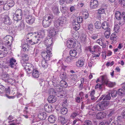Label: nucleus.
I'll list each match as a JSON object with an SVG mask.
<instances>
[{"instance_id": "6", "label": "nucleus", "mask_w": 125, "mask_h": 125, "mask_svg": "<svg viewBox=\"0 0 125 125\" xmlns=\"http://www.w3.org/2000/svg\"><path fill=\"white\" fill-rule=\"evenodd\" d=\"M66 22V20L65 18H60L54 21V26L56 28H58L60 25L62 26L65 24Z\"/></svg>"}, {"instance_id": "14", "label": "nucleus", "mask_w": 125, "mask_h": 125, "mask_svg": "<svg viewBox=\"0 0 125 125\" xmlns=\"http://www.w3.org/2000/svg\"><path fill=\"white\" fill-rule=\"evenodd\" d=\"M16 61V60L13 58H12L10 59L9 62L10 63L9 66H10L11 68H15L16 67V65L15 64H17L16 63H15Z\"/></svg>"}, {"instance_id": "37", "label": "nucleus", "mask_w": 125, "mask_h": 125, "mask_svg": "<svg viewBox=\"0 0 125 125\" xmlns=\"http://www.w3.org/2000/svg\"><path fill=\"white\" fill-rule=\"evenodd\" d=\"M111 94L112 97H115L117 96V92L116 90L112 91L111 92Z\"/></svg>"}, {"instance_id": "57", "label": "nucleus", "mask_w": 125, "mask_h": 125, "mask_svg": "<svg viewBox=\"0 0 125 125\" xmlns=\"http://www.w3.org/2000/svg\"><path fill=\"white\" fill-rule=\"evenodd\" d=\"M14 1L12 0H10L9 1V3L8 4L9 6H10V8L11 7L13 6H14Z\"/></svg>"}, {"instance_id": "24", "label": "nucleus", "mask_w": 125, "mask_h": 125, "mask_svg": "<svg viewBox=\"0 0 125 125\" xmlns=\"http://www.w3.org/2000/svg\"><path fill=\"white\" fill-rule=\"evenodd\" d=\"M25 41L26 42L25 44H24L23 43H21V47L22 48V50L26 52L28 51L29 47L27 44V43H26L27 42L26 40Z\"/></svg>"}, {"instance_id": "34", "label": "nucleus", "mask_w": 125, "mask_h": 125, "mask_svg": "<svg viewBox=\"0 0 125 125\" xmlns=\"http://www.w3.org/2000/svg\"><path fill=\"white\" fill-rule=\"evenodd\" d=\"M95 26L97 29H100L102 27V24L100 21H97L94 24Z\"/></svg>"}, {"instance_id": "41", "label": "nucleus", "mask_w": 125, "mask_h": 125, "mask_svg": "<svg viewBox=\"0 0 125 125\" xmlns=\"http://www.w3.org/2000/svg\"><path fill=\"white\" fill-rule=\"evenodd\" d=\"M52 11L55 14H57L59 13L58 8L56 7H54L53 8Z\"/></svg>"}, {"instance_id": "36", "label": "nucleus", "mask_w": 125, "mask_h": 125, "mask_svg": "<svg viewBox=\"0 0 125 125\" xmlns=\"http://www.w3.org/2000/svg\"><path fill=\"white\" fill-rule=\"evenodd\" d=\"M53 84L54 86L56 87L55 89L58 92H60L62 90V87L60 86V85H56L55 84Z\"/></svg>"}, {"instance_id": "19", "label": "nucleus", "mask_w": 125, "mask_h": 125, "mask_svg": "<svg viewBox=\"0 0 125 125\" xmlns=\"http://www.w3.org/2000/svg\"><path fill=\"white\" fill-rule=\"evenodd\" d=\"M110 40L112 41V42L113 43L116 42V40L118 38V37L116 35L115 33H113L111 35L110 37Z\"/></svg>"}, {"instance_id": "33", "label": "nucleus", "mask_w": 125, "mask_h": 125, "mask_svg": "<svg viewBox=\"0 0 125 125\" xmlns=\"http://www.w3.org/2000/svg\"><path fill=\"white\" fill-rule=\"evenodd\" d=\"M115 17L117 20H120L122 17V15L121 13L119 11H117L115 14Z\"/></svg>"}, {"instance_id": "52", "label": "nucleus", "mask_w": 125, "mask_h": 125, "mask_svg": "<svg viewBox=\"0 0 125 125\" xmlns=\"http://www.w3.org/2000/svg\"><path fill=\"white\" fill-rule=\"evenodd\" d=\"M90 111H89L87 115H90L91 116L90 117H92V116H95V114L93 112V111L92 110H90Z\"/></svg>"}, {"instance_id": "43", "label": "nucleus", "mask_w": 125, "mask_h": 125, "mask_svg": "<svg viewBox=\"0 0 125 125\" xmlns=\"http://www.w3.org/2000/svg\"><path fill=\"white\" fill-rule=\"evenodd\" d=\"M105 10L104 8H101L99 9L97 11V13L99 14H102L104 13Z\"/></svg>"}, {"instance_id": "12", "label": "nucleus", "mask_w": 125, "mask_h": 125, "mask_svg": "<svg viewBox=\"0 0 125 125\" xmlns=\"http://www.w3.org/2000/svg\"><path fill=\"white\" fill-rule=\"evenodd\" d=\"M59 31L57 29H53L50 30L49 32V34L52 38L56 37Z\"/></svg>"}, {"instance_id": "44", "label": "nucleus", "mask_w": 125, "mask_h": 125, "mask_svg": "<svg viewBox=\"0 0 125 125\" xmlns=\"http://www.w3.org/2000/svg\"><path fill=\"white\" fill-rule=\"evenodd\" d=\"M58 92H56L53 89H51L50 90V93L52 95L55 96V95H57Z\"/></svg>"}, {"instance_id": "25", "label": "nucleus", "mask_w": 125, "mask_h": 125, "mask_svg": "<svg viewBox=\"0 0 125 125\" xmlns=\"http://www.w3.org/2000/svg\"><path fill=\"white\" fill-rule=\"evenodd\" d=\"M5 24H7L9 25L11 23V21L10 19L9 16H5L3 18Z\"/></svg>"}, {"instance_id": "17", "label": "nucleus", "mask_w": 125, "mask_h": 125, "mask_svg": "<svg viewBox=\"0 0 125 125\" xmlns=\"http://www.w3.org/2000/svg\"><path fill=\"white\" fill-rule=\"evenodd\" d=\"M57 98L55 96L51 95L49 96L48 98V102L51 103L55 102Z\"/></svg>"}, {"instance_id": "21", "label": "nucleus", "mask_w": 125, "mask_h": 125, "mask_svg": "<svg viewBox=\"0 0 125 125\" xmlns=\"http://www.w3.org/2000/svg\"><path fill=\"white\" fill-rule=\"evenodd\" d=\"M53 16L51 14H47L46 15L43 17V19L46 20L48 21L52 22Z\"/></svg>"}, {"instance_id": "55", "label": "nucleus", "mask_w": 125, "mask_h": 125, "mask_svg": "<svg viewBox=\"0 0 125 125\" xmlns=\"http://www.w3.org/2000/svg\"><path fill=\"white\" fill-rule=\"evenodd\" d=\"M96 43H98L101 45H103L102 39L101 38H100L98 39L97 41H96Z\"/></svg>"}, {"instance_id": "22", "label": "nucleus", "mask_w": 125, "mask_h": 125, "mask_svg": "<svg viewBox=\"0 0 125 125\" xmlns=\"http://www.w3.org/2000/svg\"><path fill=\"white\" fill-rule=\"evenodd\" d=\"M47 116V115L46 113L44 112L40 113L38 115V118L41 120L45 119L46 117Z\"/></svg>"}, {"instance_id": "42", "label": "nucleus", "mask_w": 125, "mask_h": 125, "mask_svg": "<svg viewBox=\"0 0 125 125\" xmlns=\"http://www.w3.org/2000/svg\"><path fill=\"white\" fill-rule=\"evenodd\" d=\"M46 60H43L42 61V67L44 68H46L47 66V64L46 62Z\"/></svg>"}, {"instance_id": "2", "label": "nucleus", "mask_w": 125, "mask_h": 125, "mask_svg": "<svg viewBox=\"0 0 125 125\" xmlns=\"http://www.w3.org/2000/svg\"><path fill=\"white\" fill-rule=\"evenodd\" d=\"M52 49L51 47H50V48L48 47L46 48V51L42 52L41 55L44 60L46 61L50 60V57L52 56Z\"/></svg>"}, {"instance_id": "23", "label": "nucleus", "mask_w": 125, "mask_h": 125, "mask_svg": "<svg viewBox=\"0 0 125 125\" xmlns=\"http://www.w3.org/2000/svg\"><path fill=\"white\" fill-rule=\"evenodd\" d=\"M44 108L46 111L49 112L52 111L53 108L51 105L46 104L44 106Z\"/></svg>"}, {"instance_id": "45", "label": "nucleus", "mask_w": 125, "mask_h": 125, "mask_svg": "<svg viewBox=\"0 0 125 125\" xmlns=\"http://www.w3.org/2000/svg\"><path fill=\"white\" fill-rule=\"evenodd\" d=\"M67 109L66 108H62L61 110V113L63 115L66 114L67 112Z\"/></svg>"}, {"instance_id": "35", "label": "nucleus", "mask_w": 125, "mask_h": 125, "mask_svg": "<svg viewBox=\"0 0 125 125\" xmlns=\"http://www.w3.org/2000/svg\"><path fill=\"white\" fill-rule=\"evenodd\" d=\"M79 34L76 31L73 32L72 34V37L75 40H77L79 38Z\"/></svg>"}, {"instance_id": "7", "label": "nucleus", "mask_w": 125, "mask_h": 125, "mask_svg": "<svg viewBox=\"0 0 125 125\" xmlns=\"http://www.w3.org/2000/svg\"><path fill=\"white\" fill-rule=\"evenodd\" d=\"M102 80L103 83L106 84H108L110 87H113L115 85V83L109 82L107 78V76L105 75H104L101 76Z\"/></svg>"}, {"instance_id": "64", "label": "nucleus", "mask_w": 125, "mask_h": 125, "mask_svg": "<svg viewBox=\"0 0 125 125\" xmlns=\"http://www.w3.org/2000/svg\"><path fill=\"white\" fill-rule=\"evenodd\" d=\"M7 1V0H0V5H1L6 3Z\"/></svg>"}, {"instance_id": "15", "label": "nucleus", "mask_w": 125, "mask_h": 125, "mask_svg": "<svg viewBox=\"0 0 125 125\" xmlns=\"http://www.w3.org/2000/svg\"><path fill=\"white\" fill-rule=\"evenodd\" d=\"M109 104V102L106 101H102L101 103H100L102 110L105 109Z\"/></svg>"}, {"instance_id": "8", "label": "nucleus", "mask_w": 125, "mask_h": 125, "mask_svg": "<svg viewBox=\"0 0 125 125\" xmlns=\"http://www.w3.org/2000/svg\"><path fill=\"white\" fill-rule=\"evenodd\" d=\"M53 38H52L47 37L44 41V43L47 47L46 48L48 47L50 48L51 47L52 49L51 45L53 44Z\"/></svg>"}, {"instance_id": "58", "label": "nucleus", "mask_w": 125, "mask_h": 125, "mask_svg": "<svg viewBox=\"0 0 125 125\" xmlns=\"http://www.w3.org/2000/svg\"><path fill=\"white\" fill-rule=\"evenodd\" d=\"M24 25L23 22H21L20 25L18 26V29L20 30L22 29H23Z\"/></svg>"}, {"instance_id": "13", "label": "nucleus", "mask_w": 125, "mask_h": 125, "mask_svg": "<svg viewBox=\"0 0 125 125\" xmlns=\"http://www.w3.org/2000/svg\"><path fill=\"white\" fill-rule=\"evenodd\" d=\"M106 115V113L103 112H100L98 113L96 115V118L98 119H102L105 118Z\"/></svg>"}, {"instance_id": "5", "label": "nucleus", "mask_w": 125, "mask_h": 125, "mask_svg": "<svg viewBox=\"0 0 125 125\" xmlns=\"http://www.w3.org/2000/svg\"><path fill=\"white\" fill-rule=\"evenodd\" d=\"M13 17L14 20L15 21L21 20L22 17V10L20 9L17 10L13 15Z\"/></svg>"}, {"instance_id": "47", "label": "nucleus", "mask_w": 125, "mask_h": 125, "mask_svg": "<svg viewBox=\"0 0 125 125\" xmlns=\"http://www.w3.org/2000/svg\"><path fill=\"white\" fill-rule=\"evenodd\" d=\"M117 93L118 95L121 96L124 94V92L123 90L121 89H120L118 90Z\"/></svg>"}, {"instance_id": "62", "label": "nucleus", "mask_w": 125, "mask_h": 125, "mask_svg": "<svg viewBox=\"0 0 125 125\" xmlns=\"http://www.w3.org/2000/svg\"><path fill=\"white\" fill-rule=\"evenodd\" d=\"M76 9L75 8V5L74 6H72L70 7V10L71 12H73Z\"/></svg>"}, {"instance_id": "16", "label": "nucleus", "mask_w": 125, "mask_h": 125, "mask_svg": "<svg viewBox=\"0 0 125 125\" xmlns=\"http://www.w3.org/2000/svg\"><path fill=\"white\" fill-rule=\"evenodd\" d=\"M91 8L94 9L96 8L98 6V3L96 0H94L93 2H91L90 4Z\"/></svg>"}, {"instance_id": "48", "label": "nucleus", "mask_w": 125, "mask_h": 125, "mask_svg": "<svg viewBox=\"0 0 125 125\" xmlns=\"http://www.w3.org/2000/svg\"><path fill=\"white\" fill-rule=\"evenodd\" d=\"M111 98V97L110 96V93H108V94H107L106 96L105 95V96L103 99L106 101L110 100Z\"/></svg>"}, {"instance_id": "31", "label": "nucleus", "mask_w": 125, "mask_h": 125, "mask_svg": "<svg viewBox=\"0 0 125 125\" xmlns=\"http://www.w3.org/2000/svg\"><path fill=\"white\" fill-rule=\"evenodd\" d=\"M60 84L62 87L66 88L67 86V84L66 82L62 79L60 81Z\"/></svg>"}, {"instance_id": "61", "label": "nucleus", "mask_w": 125, "mask_h": 125, "mask_svg": "<svg viewBox=\"0 0 125 125\" xmlns=\"http://www.w3.org/2000/svg\"><path fill=\"white\" fill-rule=\"evenodd\" d=\"M102 85L98 83L96 85L95 87V89H96L99 88V89L101 90L102 88Z\"/></svg>"}, {"instance_id": "50", "label": "nucleus", "mask_w": 125, "mask_h": 125, "mask_svg": "<svg viewBox=\"0 0 125 125\" xmlns=\"http://www.w3.org/2000/svg\"><path fill=\"white\" fill-rule=\"evenodd\" d=\"M110 34V31H106L104 33L105 37L106 38H108L109 37Z\"/></svg>"}, {"instance_id": "28", "label": "nucleus", "mask_w": 125, "mask_h": 125, "mask_svg": "<svg viewBox=\"0 0 125 125\" xmlns=\"http://www.w3.org/2000/svg\"><path fill=\"white\" fill-rule=\"evenodd\" d=\"M83 64V62L82 59L78 60L76 62V65L78 67H81L82 66Z\"/></svg>"}, {"instance_id": "27", "label": "nucleus", "mask_w": 125, "mask_h": 125, "mask_svg": "<svg viewBox=\"0 0 125 125\" xmlns=\"http://www.w3.org/2000/svg\"><path fill=\"white\" fill-rule=\"evenodd\" d=\"M51 22V21H48L46 20L45 19H43L42 22V24L44 27H47L49 26Z\"/></svg>"}, {"instance_id": "39", "label": "nucleus", "mask_w": 125, "mask_h": 125, "mask_svg": "<svg viewBox=\"0 0 125 125\" xmlns=\"http://www.w3.org/2000/svg\"><path fill=\"white\" fill-rule=\"evenodd\" d=\"M60 120L62 124H65L67 122V120L63 116H61L60 118Z\"/></svg>"}, {"instance_id": "30", "label": "nucleus", "mask_w": 125, "mask_h": 125, "mask_svg": "<svg viewBox=\"0 0 125 125\" xmlns=\"http://www.w3.org/2000/svg\"><path fill=\"white\" fill-rule=\"evenodd\" d=\"M28 60V57L27 55L25 54L22 57V59L21 60V63H25V61Z\"/></svg>"}, {"instance_id": "56", "label": "nucleus", "mask_w": 125, "mask_h": 125, "mask_svg": "<svg viewBox=\"0 0 125 125\" xmlns=\"http://www.w3.org/2000/svg\"><path fill=\"white\" fill-rule=\"evenodd\" d=\"M119 3L122 6H125V1L124 0H119Z\"/></svg>"}, {"instance_id": "40", "label": "nucleus", "mask_w": 125, "mask_h": 125, "mask_svg": "<svg viewBox=\"0 0 125 125\" xmlns=\"http://www.w3.org/2000/svg\"><path fill=\"white\" fill-rule=\"evenodd\" d=\"M37 36L38 38H42L44 36V33L43 31H41V32L39 33L36 35Z\"/></svg>"}, {"instance_id": "38", "label": "nucleus", "mask_w": 125, "mask_h": 125, "mask_svg": "<svg viewBox=\"0 0 125 125\" xmlns=\"http://www.w3.org/2000/svg\"><path fill=\"white\" fill-rule=\"evenodd\" d=\"M87 27L88 30L90 31L91 33H92V31L93 30V25L91 23L88 25Z\"/></svg>"}, {"instance_id": "60", "label": "nucleus", "mask_w": 125, "mask_h": 125, "mask_svg": "<svg viewBox=\"0 0 125 125\" xmlns=\"http://www.w3.org/2000/svg\"><path fill=\"white\" fill-rule=\"evenodd\" d=\"M78 114L76 113H73L72 114L70 117L71 118H73L76 116L78 115Z\"/></svg>"}, {"instance_id": "54", "label": "nucleus", "mask_w": 125, "mask_h": 125, "mask_svg": "<svg viewBox=\"0 0 125 125\" xmlns=\"http://www.w3.org/2000/svg\"><path fill=\"white\" fill-rule=\"evenodd\" d=\"M95 109L98 111L102 110L101 107V106L100 103L97 104L95 106Z\"/></svg>"}, {"instance_id": "3", "label": "nucleus", "mask_w": 125, "mask_h": 125, "mask_svg": "<svg viewBox=\"0 0 125 125\" xmlns=\"http://www.w3.org/2000/svg\"><path fill=\"white\" fill-rule=\"evenodd\" d=\"M12 37L10 36H6L4 39V44L6 46H8V48L10 49L11 48V45L12 44Z\"/></svg>"}, {"instance_id": "11", "label": "nucleus", "mask_w": 125, "mask_h": 125, "mask_svg": "<svg viewBox=\"0 0 125 125\" xmlns=\"http://www.w3.org/2000/svg\"><path fill=\"white\" fill-rule=\"evenodd\" d=\"M102 28L104 30L108 31H110V26L108 22L104 21L103 22L102 24Z\"/></svg>"}, {"instance_id": "18", "label": "nucleus", "mask_w": 125, "mask_h": 125, "mask_svg": "<svg viewBox=\"0 0 125 125\" xmlns=\"http://www.w3.org/2000/svg\"><path fill=\"white\" fill-rule=\"evenodd\" d=\"M32 72V77L35 78H38L40 75V73L36 69L34 68Z\"/></svg>"}, {"instance_id": "29", "label": "nucleus", "mask_w": 125, "mask_h": 125, "mask_svg": "<svg viewBox=\"0 0 125 125\" xmlns=\"http://www.w3.org/2000/svg\"><path fill=\"white\" fill-rule=\"evenodd\" d=\"M48 121L50 123H53L56 120V118L54 116L52 115H50L48 118Z\"/></svg>"}, {"instance_id": "4", "label": "nucleus", "mask_w": 125, "mask_h": 125, "mask_svg": "<svg viewBox=\"0 0 125 125\" xmlns=\"http://www.w3.org/2000/svg\"><path fill=\"white\" fill-rule=\"evenodd\" d=\"M22 64L24 69L28 74L31 73L34 68L33 66L31 63L25 62Z\"/></svg>"}, {"instance_id": "10", "label": "nucleus", "mask_w": 125, "mask_h": 125, "mask_svg": "<svg viewBox=\"0 0 125 125\" xmlns=\"http://www.w3.org/2000/svg\"><path fill=\"white\" fill-rule=\"evenodd\" d=\"M76 42L74 40L70 39L68 41V42L67 44V47L69 48H73L75 46Z\"/></svg>"}, {"instance_id": "32", "label": "nucleus", "mask_w": 125, "mask_h": 125, "mask_svg": "<svg viewBox=\"0 0 125 125\" xmlns=\"http://www.w3.org/2000/svg\"><path fill=\"white\" fill-rule=\"evenodd\" d=\"M77 52L76 50L74 49L71 50L70 52V55L72 57H75L77 54Z\"/></svg>"}, {"instance_id": "20", "label": "nucleus", "mask_w": 125, "mask_h": 125, "mask_svg": "<svg viewBox=\"0 0 125 125\" xmlns=\"http://www.w3.org/2000/svg\"><path fill=\"white\" fill-rule=\"evenodd\" d=\"M33 42H32L31 40L30 41V43L31 44H37L39 42H40L41 41V39L38 38L37 36L35 35L34 36Z\"/></svg>"}, {"instance_id": "46", "label": "nucleus", "mask_w": 125, "mask_h": 125, "mask_svg": "<svg viewBox=\"0 0 125 125\" xmlns=\"http://www.w3.org/2000/svg\"><path fill=\"white\" fill-rule=\"evenodd\" d=\"M73 58L70 56L66 57L65 59V61L68 63L71 62L73 60Z\"/></svg>"}, {"instance_id": "1", "label": "nucleus", "mask_w": 125, "mask_h": 125, "mask_svg": "<svg viewBox=\"0 0 125 125\" xmlns=\"http://www.w3.org/2000/svg\"><path fill=\"white\" fill-rule=\"evenodd\" d=\"M83 18L81 17H76L74 19L72 22L73 27L75 30L77 31L80 28V23L83 21Z\"/></svg>"}, {"instance_id": "26", "label": "nucleus", "mask_w": 125, "mask_h": 125, "mask_svg": "<svg viewBox=\"0 0 125 125\" xmlns=\"http://www.w3.org/2000/svg\"><path fill=\"white\" fill-rule=\"evenodd\" d=\"M9 76L7 74H5L3 75V77L4 78L3 79L6 82H10V80H12V79L10 78Z\"/></svg>"}, {"instance_id": "53", "label": "nucleus", "mask_w": 125, "mask_h": 125, "mask_svg": "<svg viewBox=\"0 0 125 125\" xmlns=\"http://www.w3.org/2000/svg\"><path fill=\"white\" fill-rule=\"evenodd\" d=\"M5 88L2 86H0V94L2 93L5 91Z\"/></svg>"}, {"instance_id": "51", "label": "nucleus", "mask_w": 125, "mask_h": 125, "mask_svg": "<svg viewBox=\"0 0 125 125\" xmlns=\"http://www.w3.org/2000/svg\"><path fill=\"white\" fill-rule=\"evenodd\" d=\"M86 36L84 35L83 36H82L80 38L81 42L84 44H85L86 40Z\"/></svg>"}, {"instance_id": "63", "label": "nucleus", "mask_w": 125, "mask_h": 125, "mask_svg": "<svg viewBox=\"0 0 125 125\" xmlns=\"http://www.w3.org/2000/svg\"><path fill=\"white\" fill-rule=\"evenodd\" d=\"M114 113V111L113 109H111L109 111V116H111Z\"/></svg>"}, {"instance_id": "59", "label": "nucleus", "mask_w": 125, "mask_h": 125, "mask_svg": "<svg viewBox=\"0 0 125 125\" xmlns=\"http://www.w3.org/2000/svg\"><path fill=\"white\" fill-rule=\"evenodd\" d=\"M60 9L62 12H65L66 11V7L65 6H62L60 7Z\"/></svg>"}, {"instance_id": "49", "label": "nucleus", "mask_w": 125, "mask_h": 125, "mask_svg": "<svg viewBox=\"0 0 125 125\" xmlns=\"http://www.w3.org/2000/svg\"><path fill=\"white\" fill-rule=\"evenodd\" d=\"M3 4L4 5L3 7V9L5 10H8L10 8V6L8 4H7L6 3L5 4Z\"/></svg>"}, {"instance_id": "9", "label": "nucleus", "mask_w": 125, "mask_h": 125, "mask_svg": "<svg viewBox=\"0 0 125 125\" xmlns=\"http://www.w3.org/2000/svg\"><path fill=\"white\" fill-rule=\"evenodd\" d=\"M25 20L27 23L31 24L34 22L35 21V18L31 15H28L25 16Z\"/></svg>"}]
</instances>
